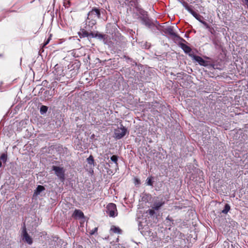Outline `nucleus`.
<instances>
[{"instance_id":"nucleus-1","label":"nucleus","mask_w":248,"mask_h":248,"mask_svg":"<svg viewBox=\"0 0 248 248\" xmlns=\"http://www.w3.org/2000/svg\"><path fill=\"white\" fill-rule=\"evenodd\" d=\"M101 18L100 10L96 7H93L88 14L87 20L88 21V25L93 27L96 25L97 19Z\"/></svg>"},{"instance_id":"nucleus-18","label":"nucleus","mask_w":248,"mask_h":248,"mask_svg":"<svg viewBox=\"0 0 248 248\" xmlns=\"http://www.w3.org/2000/svg\"><path fill=\"white\" fill-rule=\"evenodd\" d=\"M0 160L3 163H5L7 160V153H2L0 157Z\"/></svg>"},{"instance_id":"nucleus-3","label":"nucleus","mask_w":248,"mask_h":248,"mask_svg":"<svg viewBox=\"0 0 248 248\" xmlns=\"http://www.w3.org/2000/svg\"><path fill=\"white\" fill-rule=\"evenodd\" d=\"M54 70L53 71V73L55 76L56 79L57 80H60V78L62 77H63L65 76V74L64 72L63 67L57 64L55 65Z\"/></svg>"},{"instance_id":"nucleus-16","label":"nucleus","mask_w":248,"mask_h":248,"mask_svg":"<svg viewBox=\"0 0 248 248\" xmlns=\"http://www.w3.org/2000/svg\"><path fill=\"white\" fill-rule=\"evenodd\" d=\"M45 189V187L43 186L39 185L37 186L36 189L34 193L36 195H39L40 193Z\"/></svg>"},{"instance_id":"nucleus-21","label":"nucleus","mask_w":248,"mask_h":248,"mask_svg":"<svg viewBox=\"0 0 248 248\" xmlns=\"http://www.w3.org/2000/svg\"><path fill=\"white\" fill-rule=\"evenodd\" d=\"M48 109L47 107L46 106H42L40 108V112L41 114L45 113L47 112Z\"/></svg>"},{"instance_id":"nucleus-28","label":"nucleus","mask_w":248,"mask_h":248,"mask_svg":"<svg viewBox=\"0 0 248 248\" xmlns=\"http://www.w3.org/2000/svg\"><path fill=\"white\" fill-rule=\"evenodd\" d=\"M201 23H202L207 29L210 28V26L209 24L205 21H203L202 20V22H200Z\"/></svg>"},{"instance_id":"nucleus-26","label":"nucleus","mask_w":248,"mask_h":248,"mask_svg":"<svg viewBox=\"0 0 248 248\" xmlns=\"http://www.w3.org/2000/svg\"><path fill=\"white\" fill-rule=\"evenodd\" d=\"M95 35H96V37H98L100 39H103V38H104V37H105V35H104L102 33H98V32H97L95 33Z\"/></svg>"},{"instance_id":"nucleus-32","label":"nucleus","mask_w":248,"mask_h":248,"mask_svg":"<svg viewBox=\"0 0 248 248\" xmlns=\"http://www.w3.org/2000/svg\"><path fill=\"white\" fill-rule=\"evenodd\" d=\"M245 4H246L247 8H248V0H245Z\"/></svg>"},{"instance_id":"nucleus-19","label":"nucleus","mask_w":248,"mask_h":248,"mask_svg":"<svg viewBox=\"0 0 248 248\" xmlns=\"http://www.w3.org/2000/svg\"><path fill=\"white\" fill-rule=\"evenodd\" d=\"M230 210V206L228 204H226L224 209L222 211L223 214H226Z\"/></svg>"},{"instance_id":"nucleus-33","label":"nucleus","mask_w":248,"mask_h":248,"mask_svg":"<svg viewBox=\"0 0 248 248\" xmlns=\"http://www.w3.org/2000/svg\"><path fill=\"white\" fill-rule=\"evenodd\" d=\"M1 166H2V163H1V162L0 161V168H1Z\"/></svg>"},{"instance_id":"nucleus-31","label":"nucleus","mask_w":248,"mask_h":248,"mask_svg":"<svg viewBox=\"0 0 248 248\" xmlns=\"http://www.w3.org/2000/svg\"><path fill=\"white\" fill-rule=\"evenodd\" d=\"M135 181L137 183V184H140V180L138 179H136Z\"/></svg>"},{"instance_id":"nucleus-12","label":"nucleus","mask_w":248,"mask_h":248,"mask_svg":"<svg viewBox=\"0 0 248 248\" xmlns=\"http://www.w3.org/2000/svg\"><path fill=\"white\" fill-rule=\"evenodd\" d=\"M73 217L82 218L84 217L83 213L80 210L76 209L72 215Z\"/></svg>"},{"instance_id":"nucleus-7","label":"nucleus","mask_w":248,"mask_h":248,"mask_svg":"<svg viewBox=\"0 0 248 248\" xmlns=\"http://www.w3.org/2000/svg\"><path fill=\"white\" fill-rule=\"evenodd\" d=\"M185 9L190 13L197 20H198L200 22H202V18H203V17L200 15L197 14L195 11H194L187 4H186L185 5Z\"/></svg>"},{"instance_id":"nucleus-35","label":"nucleus","mask_w":248,"mask_h":248,"mask_svg":"<svg viewBox=\"0 0 248 248\" xmlns=\"http://www.w3.org/2000/svg\"><path fill=\"white\" fill-rule=\"evenodd\" d=\"M70 4V2L69 1L68 3H67V4Z\"/></svg>"},{"instance_id":"nucleus-34","label":"nucleus","mask_w":248,"mask_h":248,"mask_svg":"<svg viewBox=\"0 0 248 248\" xmlns=\"http://www.w3.org/2000/svg\"><path fill=\"white\" fill-rule=\"evenodd\" d=\"M70 4V2L69 1L68 3H67V4Z\"/></svg>"},{"instance_id":"nucleus-24","label":"nucleus","mask_w":248,"mask_h":248,"mask_svg":"<svg viewBox=\"0 0 248 248\" xmlns=\"http://www.w3.org/2000/svg\"><path fill=\"white\" fill-rule=\"evenodd\" d=\"M78 69H79V67H78L76 70H74L73 71H72V72L71 73V77H72L73 76H75L77 75V74L78 73Z\"/></svg>"},{"instance_id":"nucleus-25","label":"nucleus","mask_w":248,"mask_h":248,"mask_svg":"<svg viewBox=\"0 0 248 248\" xmlns=\"http://www.w3.org/2000/svg\"><path fill=\"white\" fill-rule=\"evenodd\" d=\"M51 35H50V36L47 39V40H46L45 41V42L43 45V47H45L46 45H47L49 43L50 40H51Z\"/></svg>"},{"instance_id":"nucleus-6","label":"nucleus","mask_w":248,"mask_h":248,"mask_svg":"<svg viewBox=\"0 0 248 248\" xmlns=\"http://www.w3.org/2000/svg\"><path fill=\"white\" fill-rule=\"evenodd\" d=\"M189 56L194 60L198 62L202 66H206L207 65V62L203 60L201 57L194 55L193 54H189Z\"/></svg>"},{"instance_id":"nucleus-11","label":"nucleus","mask_w":248,"mask_h":248,"mask_svg":"<svg viewBox=\"0 0 248 248\" xmlns=\"http://www.w3.org/2000/svg\"><path fill=\"white\" fill-rule=\"evenodd\" d=\"M165 33L169 34L170 36L175 38H178L179 36L174 31L173 28L171 27H168L165 29Z\"/></svg>"},{"instance_id":"nucleus-9","label":"nucleus","mask_w":248,"mask_h":248,"mask_svg":"<svg viewBox=\"0 0 248 248\" xmlns=\"http://www.w3.org/2000/svg\"><path fill=\"white\" fill-rule=\"evenodd\" d=\"M140 18L141 20L142 23L148 27H151L153 24L148 15L144 17H140Z\"/></svg>"},{"instance_id":"nucleus-8","label":"nucleus","mask_w":248,"mask_h":248,"mask_svg":"<svg viewBox=\"0 0 248 248\" xmlns=\"http://www.w3.org/2000/svg\"><path fill=\"white\" fill-rule=\"evenodd\" d=\"M23 240L28 244L31 245L33 243L31 237L28 234L25 225H24L22 230Z\"/></svg>"},{"instance_id":"nucleus-29","label":"nucleus","mask_w":248,"mask_h":248,"mask_svg":"<svg viewBox=\"0 0 248 248\" xmlns=\"http://www.w3.org/2000/svg\"><path fill=\"white\" fill-rule=\"evenodd\" d=\"M97 230H98V228L95 227L93 230H92L90 233L92 235L93 234L97 232Z\"/></svg>"},{"instance_id":"nucleus-14","label":"nucleus","mask_w":248,"mask_h":248,"mask_svg":"<svg viewBox=\"0 0 248 248\" xmlns=\"http://www.w3.org/2000/svg\"><path fill=\"white\" fill-rule=\"evenodd\" d=\"M78 35L80 38L89 37V32L84 29H81L78 32Z\"/></svg>"},{"instance_id":"nucleus-13","label":"nucleus","mask_w":248,"mask_h":248,"mask_svg":"<svg viewBox=\"0 0 248 248\" xmlns=\"http://www.w3.org/2000/svg\"><path fill=\"white\" fill-rule=\"evenodd\" d=\"M181 47L186 53H189L191 51V48L185 44L181 43L180 44Z\"/></svg>"},{"instance_id":"nucleus-10","label":"nucleus","mask_w":248,"mask_h":248,"mask_svg":"<svg viewBox=\"0 0 248 248\" xmlns=\"http://www.w3.org/2000/svg\"><path fill=\"white\" fill-rule=\"evenodd\" d=\"M165 204V202L161 200L160 201H155L154 202L152 208L155 210H158Z\"/></svg>"},{"instance_id":"nucleus-5","label":"nucleus","mask_w":248,"mask_h":248,"mask_svg":"<svg viewBox=\"0 0 248 248\" xmlns=\"http://www.w3.org/2000/svg\"><path fill=\"white\" fill-rule=\"evenodd\" d=\"M122 127L118 128L115 130L114 134L115 138L117 139H120L124 137L127 131V129L123 126L122 125Z\"/></svg>"},{"instance_id":"nucleus-20","label":"nucleus","mask_w":248,"mask_h":248,"mask_svg":"<svg viewBox=\"0 0 248 248\" xmlns=\"http://www.w3.org/2000/svg\"><path fill=\"white\" fill-rule=\"evenodd\" d=\"M111 160L113 162L116 166L118 165V156L116 155H113L110 157Z\"/></svg>"},{"instance_id":"nucleus-2","label":"nucleus","mask_w":248,"mask_h":248,"mask_svg":"<svg viewBox=\"0 0 248 248\" xmlns=\"http://www.w3.org/2000/svg\"><path fill=\"white\" fill-rule=\"evenodd\" d=\"M52 170L55 171V174L59 178L62 182L65 180V170L63 167L53 166Z\"/></svg>"},{"instance_id":"nucleus-27","label":"nucleus","mask_w":248,"mask_h":248,"mask_svg":"<svg viewBox=\"0 0 248 248\" xmlns=\"http://www.w3.org/2000/svg\"><path fill=\"white\" fill-rule=\"evenodd\" d=\"M155 210H154V209H149L147 211V213H148L150 216H152L154 215L155 214Z\"/></svg>"},{"instance_id":"nucleus-23","label":"nucleus","mask_w":248,"mask_h":248,"mask_svg":"<svg viewBox=\"0 0 248 248\" xmlns=\"http://www.w3.org/2000/svg\"><path fill=\"white\" fill-rule=\"evenodd\" d=\"M146 183L147 185L152 186L153 183L152 178H148L146 180Z\"/></svg>"},{"instance_id":"nucleus-17","label":"nucleus","mask_w":248,"mask_h":248,"mask_svg":"<svg viewBox=\"0 0 248 248\" xmlns=\"http://www.w3.org/2000/svg\"><path fill=\"white\" fill-rule=\"evenodd\" d=\"M110 230L114 233H121V230L119 227H116L114 226H112Z\"/></svg>"},{"instance_id":"nucleus-4","label":"nucleus","mask_w":248,"mask_h":248,"mask_svg":"<svg viewBox=\"0 0 248 248\" xmlns=\"http://www.w3.org/2000/svg\"><path fill=\"white\" fill-rule=\"evenodd\" d=\"M107 213L111 217H115L117 216V208L115 204L109 203L107 206Z\"/></svg>"},{"instance_id":"nucleus-22","label":"nucleus","mask_w":248,"mask_h":248,"mask_svg":"<svg viewBox=\"0 0 248 248\" xmlns=\"http://www.w3.org/2000/svg\"><path fill=\"white\" fill-rule=\"evenodd\" d=\"M94 159L93 156L91 155L90 156L87 158V162L89 164L92 165L94 164Z\"/></svg>"},{"instance_id":"nucleus-15","label":"nucleus","mask_w":248,"mask_h":248,"mask_svg":"<svg viewBox=\"0 0 248 248\" xmlns=\"http://www.w3.org/2000/svg\"><path fill=\"white\" fill-rule=\"evenodd\" d=\"M135 7L137 9V11L141 15L140 17H144L148 15L147 12L144 10L143 9L139 8L137 5L135 6Z\"/></svg>"},{"instance_id":"nucleus-30","label":"nucleus","mask_w":248,"mask_h":248,"mask_svg":"<svg viewBox=\"0 0 248 248\" xmlns=\"http://www.w3.org/2000/svg\"><path fill=\"white\" fill-rule=\"evenodd\" d=\"M95 33H93V32L91 31L90 32H89V37L90 36L92 38H96Z\"/></svg>"}]
</instances>
